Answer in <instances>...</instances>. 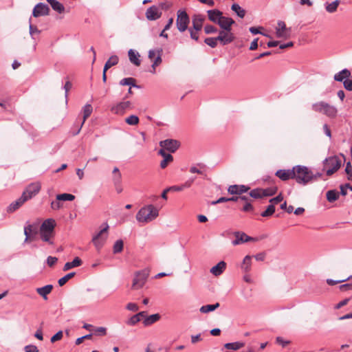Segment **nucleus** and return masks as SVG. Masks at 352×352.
Segmentation results:
<instances>
[{
  "label": "nucleus",
  "instance_id": "1",
  "mask_svg": "<svg viewBox=\"0 0 352 352\" xmlns=\"http://www.w3.org/2000/svg\"><path fill=\"white\" fill-rule=\"evenodd\" d=\"M159 216V210L152 204L141 208L136 214V220L141 223H148Z\"/></svg>",
  "mask_w": 352,
  "mask_h": 352
},
{
  "label": "nucleus",
  "instance_id": "20",
  "mask_svg": "<svg viewBox=\"0 0 352 352\" xmlns=\"http://www.w3.org/2000/svg\"><path fill=\"white\" fill-rule=\"evenodd\" d=\"M158 154L164 158L160 163V167L163 169L165 168L168 165V164L173 161V157L170 154L167 153L164 150H160L158 151Z\"/></svg>",
  "mask_w": 352,
  "mask_h": 352
},
{
  "label": "nucleus",
  "instance_id": "18",
  "mask_svg": "<svg viewBox=\"0 0 352 352\" xmlns=\"http://www.w3.org/2000/svg\"><path fill=\"white\" fill-rule=\"evenodd\" d=\"M275 175L283 181L294 179L293 168L292 170H278L276 172Z\"/></svg>",
  "mask_w": 352,
  "mask_h": 352
},
{
  "label": "nucleus",
  "instance_id": "34",
  "mask_svg": "<svg viewBox=\"0 0 352 352\" xmlns=\"http://www.w3.org/2000/svg\"><path fill=\"white\" fill-rule=\"evenodd\" d=\"M129 58L130 61L136 66L140 65V60L139 59L140 54L135 52L133 50H129L128 52Z\"/></svg>",
  "mask_w": 352,
  "mask_h": 352
},
{
  "label": "nucleus",
  "instance_id": "60",
  "mask_svg": "<svg viewBox=\"0 0 352 352\" xmlns=\"http://www.w3.org/2000/svg\"><path fill=\"white\" fill-rule=\"evenodd\" d=\"M29 23H30V25H29V29H30V34L33 36V34L34 33H38L39 31L37 29V28L36 26H34L32 24V19L30 18L29 19Z\"/></svg>",
  "mask_w": 352,
  "mask_h": 352
},
{
  "label": "nucleus",
  "instance_id": "39",
  "mask_svg": "<svg viewBox=\"0 0 352 352\" xmlns=\"http://www.w3.org/2000/svg\"><path fill=\"white\" fill-rule=\"evenodd\" d=\"M245 344L243 342H232V343H226L224 346L226 349L229 350H238L242 347H243Z\"/></svg>",
  "mask_w": 352,
  "mask_h": 352
},
{
  "label": "nucleus",
  "instance_id": "61",
  "mask_svg": "<svg viewBox=\"0 0 352 352\" xmlns=\"http://www.w3.org/2000/svg\"><path fill=\"white\" fill-rule=\"evenodd\" d=\"M58 258L54 256H48L47 258V263L50 267H53L57 262Z\"/></svg>",
  "mask_w": 352,
  "mask_h": 352
},
{
  "label": "nucleus",
  "instance_id": "42",
  "mask_svg": "<svg viewBox=\"0 0 352 352\" xmlns=\"http://www.w3.org/2000/svg\"><path fill=\"white\" fill-rule=\"evenodd\" d=\"M125 122L131 126L138 125L140 122V119L137 116L131 115L125 118Z\"/></svg>",
  "mask_w": 352,
  "mask_h": 352
},
{
  "label": "nucleus",
  "instance_id": "2",
  "mask_svg": "<svg viewBox=\"0 0 352 352\" xmlns=\"http://www.w3.org/2000/svg\"><path fill=\"white\" fill-rule=\"evenodd\" d=\"M294 179L300 184L305 185L316 177L306 166L298 165L293 167Z\"/></svg>",
  "mask_w": 352,
  "mask_h": 352
},
{
  "label": "nucleus",
  "instance_id": "52",
  "mask_svg": "<svg viewBox=\"0 0 352 352\" xmlns=\"http://www.w3.org/2000/svg\"><path fill=\"white\" fill-rule=\"evenodd\" d=\"M160 52H162V50H150L148 52V58L153 61Z\"/></svg>",
  "mask_w": 352,
  "mask_h": 352
},
{
  "label": "nucleus",
  "instance_id": "36",
  "mask_svg": "<svg viewBox=\"0 0 352 352\" xmlns=\"http://www.w3.org/2000/svg\"><path fill=\"white\" fill-rule=\"evenodd\" d=\"M160 319V315L159 314H155L146 317L143 321V323L145 326H149L156 322Z\"/></svg>",
  "mask_w": 352,
  "mask_h": 352
},
{
  "label": "nucleus",
  "instance_id": "38",
  "mask_svg": "<svg viewBox=\"0 0 352 352\" xmlns=\"http://www.w3.org/2000/svg\"><path fill=\"white\" fill-rule=\"evenodd\" d=\"M326 197L328 201L332 203L339 198V192L336 190H331L327 192Z\"/></svg>",
  "mask_w": 352,
  "mask_h": 352
},
{
  "label": "nucleus",
  "instance_id": "14",
  "mask_svg": "<svg viewBox=\"0 0 352 352\" xmlns=\"http://www.w3.org/2000/svg\"><path fill=\"white\" fill-rule=\"evenodd\" d=\"M131 103L130 101H123L113 106L111 111L115 114H123L126 109H131Z\"/></svg>",
  "mask_w": 352,
  "mask_h": 352
},
{
  "label": "nucleus",
  "instance_id": "54",
  "mask_svg": "<svg viewBox=\"0 0 352 352\" xmlns=\"http://www.w3.org/2000/svg\"><path fill=\"white\" fill-rule=\"evenodd\" d=\"M344 87L347 90H352V76L345 79L344 81Z\"/></svg>",
  "mask_w": 352,
  "mask_h": 352
},
{
  "label": "nucleus",
  "instance_id": "51",
  "mask_svg": "<svg viewBox=\"0 0 352 352\" xmlns=\"http://www.w3.org/2000/svg\"><path fill=\"white\" fill-rule=\"evenodd\" d=\"M345 172L347 175V179L350 181H352V165L349 162L346 163Z\"/></svg>",
  "mask_w": 352,
  "mask_h": 352
},
{
  "label": "nucleus",
  "instance_id": "32",
  "mask_svg": "<svg viewBox=\"0 0 352 352\" xmlns=\"http://www.w3.org/2000/svg\"><path fill=\"white\" fill-rule=\"evenodd\" d=\"M351 76V72L347 69H344L339 73L334 75V80L338 82H342Z\"/></svg>",
  "mask_w": 352,
  "mask_h": 352
},
{
  "label": "nucleus",
  "instance_id": "5",
  "mask_svg": "<svg viewBox=\"0 0 352 352\" xmlns=\"http://www.w3.org/2000/svg\"><path fill=\"white\" fill-rule=\"evenodd\" d=\"M312 109L314 111L323 113L329 118H335L338 113V110L334 106L325 102H319L314 104Z\"/></svg>",
  "mask_w": 352,
  "mask_h": 352
},
{
  "label": "nucleus",
  "instance_id": "58",
  "mask_svg": "<svg viewBox=\"0 0 352 352\" xmlns=\"http://www.w3.org/2000/svg\"><path fill=\"white\" fill-rule=\"evenodd\" d=\"M283 199V197L281 194L278 195L277 197L272 198L270 200V202L271 204H273L274 206L276 204H278V203L281 202Z\"/></svg>",
  "mask_w": 352,
  "mask_h": 352
},
{
  "label": "nucleus",
  "instance_id": "7",
  "mask_svg": "<svg viewBox=\"0 0 352 352\" xmlns=\"http://www.w3.org/2000/svg\"><path fill=\"white\" fill-rule=\"evenodd\" d=\"M190 19L186 11L179 10L177 12L176 25L179 32H184L187 30Z\"/></svg>",
  "mask_w": 352,
  "mask_h": 352
},
{
  "label": "nucleus",
  "instance_id": "37",
  "mask_svg": "<svg viewBox=\"0 0 352 352\" xmlns=\"http://www.w3.org/2000/svg\"><path fill=\"white\" fill-rule=\"evenodd\" d=\"M118 57L116 55L111 56L108 60L106 62L104 67V72H107L109 69H110L111 67L116 65L118 63Z\"/></svg>",
  "mask_w": 352,
  "mask_h": 352
},
{
  "label": "nucleus",
  "instance_id": "46",
  "mask_svg": "<svg viewBox=\"0 0 352 352\" xmlns=\"http://www.w3.org/2000/svg\"><path fill=\"white\" fill-rule=\"evenodd\" d=\"M56 199L58 201H73L75 199V196L72 194L63 193L58 195Z\"/></svg>",
  "mask_w": 352,
  "mask_h": 352
},
{
  "label": "nucleus",
  "instance_id": "31",
  "mask_svg": "<svg viewBox=\"0 0 352 352\" xmlns=\"http://www.w3.org/2000/svg\"><path fill=\"white\" fill-rule=\"evenodd\" d=\"M39 234H40L41 239L43 241L47 242L49 244H51V245H52L54 243L52 239H54V233L45 232V231H43V230H40Z\"/></svg>",
  "mask_w": 352,
  "mask_h": 352
},
{
  "label": "nucleus",
  "instance_id": "40",
  "mask_svg": "<svg viewBox=\"0 0 352 352\" xmlns=\"http://www.w3.org/2000/svg\"><path fill=\"white\" fill-rule=\"evenodd\" d=\"M232 10L236 13V14L241 17L243 18L245 15V10L242 8L239 4L234 3L231 7Z\"/></svg>",
  "mask_w": 352,
  "mask_h": 352
},
{
  "label": "nucleus",
  "instance_id": "50",
  "mask_svg": "<svg viewBox=\"0 0 352 352\" xmlns=\"http://www.w3.org/2000/svg\"><path fill=\"white\" fill-rule=\"evenodd\" d=\"M140 320L139 319L138 316L135 314L131 316L126 322V323L128 325L133 326L138 324Z\"/></svg>",
  "mask_w": 352,
  "mask_h": 352
},
{
  "label": "nucleus",
  "instance_id": "44",
  "mask_svg": "<svg viewBox=\"0 0 352 352\" xmlns=\"http://www.w3.org/2000/svg\"><path fill=\"white\" fill-rule=\"evenodd\" d=\"M124 243L122 240H118L115 242L113 248V251L114 254H118L121 252L123 250Z\"/></svg>",
  "mask_w": 352,
  "mask_h": 352
},
{
  "label": "nucleus",
  "instance_id": "8",
  "mask_svg": "<svg viewBox=\"0 0 352 352\" xmlns=\"http://www.w3.org/2000/svg\"><path fill=\"white\" fill-rule=\"evenodd\" d=\"M277 190L276 187L267 188L265 189L256 188L250 191V196L254 199L263 198L274 195Z\"/></svg>",
  "mask_w": 352,
  "mask_h": 352
},
{
  "label": "nucleus",
  "instance_id": "4",
  "mask_svg": "<svg viewBox=\"0 0 352 352\" xmlns=\"http://www.w3.org/2000/svg\"><path fill=\"white\" fill-rule=\"evenodd\" d=\"M342 166V161L338 156H331L327 158L323 162V169L326 170L328 176L337 172Z\"/></svg>",
  "mask_w": 352,
  "mask_h": 352
},
{
  "label": "nucleus",
  "instance_id": "30",
  "mask_svg": "<svg viewBox=\"0 0 352 352\" xmlns=\"http://www.w3.org/2000/svg\"><path fill=\"white\" fill-rule=\"evenodd\" d=\"M251 266L252 257L249 255H247L243 258V263L241 265V268L245 273H248L251 270Z\"/></svg>",
  "mask_w": 352,
  "mask_h": 352
},
{
  "label": "nucleus",
  "instance_id": "62",
  "mask_svg": "<svg viewBox=\"0 0 352 352\" xmlns=\"http://www.w3.org/2000/svg\"><path fill=\"white\" fill-rule=\"evenodd\" d=\"M259 29H263V28H262V27H259V28L251 27V28H250V32L252 34H263V35H265V36H268V35H267V34H265L262 33V32L259 30Z\"/></svg>",
  "mask_w": 352,
  "mask_h": 352
},
{
  "label": "nucleus",
  "instance_id": "3",
  "mask_svg": "<svg viewBox=\"0 0 352 352\" xmlns=\"http://www.w3.org/2000/svg\"><path fill=\"white\" fill-rule=\"evenodd\" d=\"M102 226V228L99 231V232L93 236L91 241L98 252L100 251L108 238V230L109 226L107 223H104Z\"/></svg>",
  "mask_w": 352,
  "mask_h": 352
},
{
  "label": "nucleus",
  "instance_id": "63",
  "mask_svg": "<svg viewBox=\"0 0 352 352\" xmlns=\"http://www.w3.org/2000/svg\"><path fill=\"white\" fill-rule=\"evenodd\" d=\"M25 352H39L38 348L34 345H28L25 347Z\"/></svg>",
  "mask_w": 352,
  "mask_h": 352
},
{
  "label": "nucleus",
  "instance_id": "13",
  "mask_svg": "<svg viewBox=\"0 0 352 352\" xmlns=\"http://www.w3.org/2000/svg\"><path fill=\"white\" fill-rule=\"evenodd\" d=\"M234 235L235 236V240L232 242L233 245H237L245 242L257 241L256 239L250 237L244 232H236L234 233Z\"/></svg>",
  "mask_w": 352,
  "mask_h": 352
},
{
  "label": "nucleus",
  "instance_id": "22",
  "mask_svg": "<svg viewBox=\"0 0 352 352\" xmlns=\"http://www.w3.org/2000/svg\"><path fill=\"white\" fill-rule=\"evenodd\" d=\"M234 23V21L229 17L222 16L218 25L225 30H231V26Z\"/></svg>",
  "mask_w": 352,
  "mask_h": 352
},
{
  "label": "nucleus",
  "instance_id": "12",
  "mask_svg": "<svg viewBox=\"0 0 352 352\" xmlns=\"http://www.w3.org/2000/svg\"><path fill=\"white\" fill-rule=\"evenodd\" d=\"M49 13L50 8L47 5L43 3H37L32 10V16L36 18L43 16H47Z\"/></svg>",
  "mask_w": 352,
  "mask_h": 352
},
{
  "label": "nucleus",
  "instance_id": "55",
  "mask_svg": "<svg viewBox=\"0 0 352 352\" xmlns=\"http://www.w3.org/2000/svg\"><path fill=\"white\" fill-rule=\"evenodd\" d=\"M204 42L211 47H215L217 45V43L216 42L215 39L214 38L210 37L206 38L204 41Z\"/></svg>",
  "mask_w": 352,
  "mask_h": 352
},
{
  "label": "nucleus",
  "instance_id": "28",
  "mask_svg": "<svg viewBox=\"0 0 352 352\" xmlns=\"http://www.w3.org/2000/svg\"><path fill=\"white\" fill-rule=\"evenodd\" d=\"M340 0H336L331 3L326 2L324 3V8H325L326 11L328 13L332 14V13L336 12L338 10V6H340Z\"/></svg>",
  "mask_w": 352,
  "mask_h": 352
},
{
  "label": "nucleus",
  "instance_id": "11",
  "mask_svg": "<svg viewBox=\"0 0 352 352\" xmlns=\"http://www.w3.org/2000/svg\"><path fill=\"white\" fill-rule=\"evenodd\" d=\"M41 190V184L38 182L30 184L27 186L25 190L23 191L21 197H24L26 201L31 199L38 193Z\"/></svg>",
  "mask_w": 352,
  "mask_h": 352
},
{
  "label": "nucleus",
  "instance_id": "59",
  "mask_svg": "<svg viewBox=\"0 0 352 352\" xmlns=\"http://www.w3.org/2000/svg\"><path fill=\"white\" fill-rule=\"evenodd\" d=\"M126 308L129 310V311H138L139 309V307L138 306L137 304L135 303H133V302H129L126 305Z\"/></svg>",
  "mask_w": 352,
  "mask_h": 352
},
{
  "label": "nucleus",
  "instance_id": "9",
  "mask_svg": "<svg viewBox=\"0 0 352 352\" xmlns=\"http://www.w3.org/2000/svg\"><path fill=\"white\" fill-rule=\"evenodd\" d=\"M160 150L167 151L170 153H175L180 146L179 141L173 139H167L160 142Z\"/></svg>",
  "mask_w": 352,
  "mask_h": 352
},
{
  "label": "nucleus",
  "instance_id": "33",
  "mask_svg": "<svg viewBox=\"0 0 352 352\" xmlns=\"http://www.w3.org/2000/svg\"><path fill=\"white\" fill-rule=\"evenodd\" d=\"M82 263V260L79 257H76L72 262H67L65 264L63 271H67L72 268L80 266Z\"/></svg>",
  "mask_w": 352,
  "mask_h": 352
},
{
  "label": "nucleus",
  "instance_id": "25",
  "mask_svg": "<svg viewBox=\"0 0 352 352\" xmlns=\"http://www.w3.org/2000/svg\"><path fill=\"white\" fill-rule=\"evenodd\" d=\"M52 289L53 286L52 285H47L44 287L36 288V291L44 300H47V296L52 292Z\"/></svg>",
  "mask_w": 352,
  "mask_h": 352
},
{
  "label": "nucleus",
  "instance_id": "17",
  "mask_svg": "<svg viewBox=\"0 0 352 352\" xmlns=\"http://www.w3.org/2000/svg\"><path fill=\"white\" fill-rule=\"evenodd\" d=\"M219 34L222 38V45H228L234 39V36L231 32V30H222L219 32Z\"/></svg>",
  "mask_w": 352,
  "mask_h": 352
},
{
  "label": "nucleus",
  "instance_id": "53",
  "mask_svg": "<svg viewBox=\"0 0 352 352\" xmlns=\"http://www.w3.org/2000/svg\"><path fill=\"white\" fill-rule=\"evenodd\" d=\"M200 30H196L194 28H190L189 32L192 39L197 41L199 40V32Z\"/></svg>",
  "mask_w": 352,
  "mask_h": 352
},
{
  "label": "nucleus",
  "instance_id": "49",
  "mask_svg": "<svg viewBox=\"0 0 352 352\" xmlns=\"http://www.w3.org/2000/svg\"><path fill=\"white\" fill-rule=\"evenodd\" d=\"M135 79L133 78H125L120 80V85L124 86V85H130L132 87L135 86Z\"/></svg>",
  "mask_w": 352,
  "mask_h": 352
},
{
  "label": "nucleus",
  "instance_id": "16",
  "mask_svg": "<svg viewBox=\"0 0 352 352\" xmlns=\"http://www.w3.org/2000/svg\"><path fill=\"white\" fill-rule=\"evenodd\" d=\"M162 15V12L160 11L159 8L153 6L147 9L146 12V16L147 19L153 21L159 19Z\"/></svg>",
  "mask_w": 352,
  "mask_h": 352
},
{
  "label": "nucleus",
  "instance_id": "10",
  "mask_svg": "<svg viewBox=\"0 0 352 352\" xmlns=\"http://www.w3.org/2000/svg\"><path fill=\"white\" fill-rule=\"evenodd\" d=\"M276 36L280 38L287 39L291 36V28H287L285 23L280 21L276 28Z\"/></svg>",
  "mask_w": 352,
  "mask_h": 352
},
{
  "label": "nucleus",
  "instance_id": "6",
  "mask_svg": "<svg viewBox=\"0 0 352 352\" xmlns=\"http://www.w3.org/2000/svg\"><path fill=\"white\" fill-rule=\"evenodd\" d=\"M148 275L149 270L148 269H144L141 271L136 272L133 280L131 289L138 290L143 287L146 282Z\"/></svg>",
  "mask_w": 352,
  "mask_h": 352
},
{
  "label": "nucleus",
  "instance_id": "29",
  "mask_svg": "<svg viewBox=\"0 0 352 352\" xmlns=\"http://www.w3.org/2000/svg\"><path fill=\"white\" fill-rule=\"evenodd\" d=\"M204 18L200 14L194 15L192 18V28L201 30L203 26Z\"/></svg>",
  "mask_w": 352,
  "mask_h": 352
},
{
  "label": "nucleus",
  "instance_id": "43",
  "mask_svg": "<svg viewBox=\"0 0 352 352\" xmlns=\"http://www.w3.org/2000/svg\"><path fill=\"white\" fill-rule=\"evenodd\" d=\"M113 180L115 184H118L120 182L122 175L118 169V168L115 167L113 170Z\"/></svg>",
  "mask_w": 352,
  "mask_h": 352
},
{
  "label": "nucleus",
  "instance_id": "64",
  "mask_svg": "<svg viewBox=\"0 0 352 352\" xmlns=\"http://www.w3.org/2000/svg\"><path fill=\"white\" fill-rule=\"evenodd\" d=\"M349 300H350L349 298H346V299H344V300H343L340 301L339 303H338V304L336 305L335 308H336V309H340L341 307H344V306L348 304V302H349Z\"/></svg>",
  "mask_w": 352,
  "mask_h": 352
},
{
  "label": "nucleus",
  "instance_id": "47",
  "mask_svg": "<svg viewBox=\"0 0 352 352\" xmlns=\"http://www.w3.org/2000/svg\"><path fill=\"white\" fill-rule=\"evenodd\" d=\"M275 212V206L273 204H270L267 206V209L263 211L261 215L263 217H268L272 216Z\"/></svg>",
  "mask_w": 352,
  "mask_h": 352
},
{
  "label": "nucleus",
  "instance_id": "35",
  "mask_svg": "<svg viewBox=\"0 0 352 352\" xmlns=\"http://www.w3.org/2000/svg\"><path fill=\"white\" fill-rule=\"evenodd\" d=\"M50 4L52 9L58 13H63L65 11V8L60 2L56 0H47Z\"/></svg>",
  "mask_w": 352,
  "mask_h": 352
},
{
  "label": "nucleus",
  "instance_id": "26",
  "mask_svg": "<svg viewBox=\"0 0 352 352\" xmlns=\"http://www.w3.org/2000/svg\"><path fill=\"white\" fill-rule=\"evenodd\" d=\"M82 111H83V120H82V124L80 125V127L78 129V130L76 131V133L74 135L79 133L85 120L91 116V114L93 111V107L91 104H87L83 107Z\"/></svg>",
  "mask_w": 352,
  "mask_h": 352
},
{
  "label": "nucleus",
  "instance_id": "45",
  "mask_svg": "<svg viewBox=\"0 0 352 352\" xmlns=\"http://www.w3.org/2000/svg\"><path fill=\"white\" fill-rule=\"evenodd\" d=\"M75 274H76L75 272H70V273L66 274L65 276L60 278L58 282L59 286H60V287L63 286L65 284H66V283L69 280L75 276Z\"/></svg>",
  "mask_w": 352,
  "mask_h": 352
},
{
  "label": "nucleus",
  "instance_id": "23",
  "mask_svg": "<svg viewBox=\"0 0 352 352\" xmlns=\"http://www.w3.org/2000/svg\"><path fill=\"white\" fill-rule=\"evenodd\" d=\"M207 13L209 20L217 24L223 16V13L219 10H208Z\"/></svg>",
  "mask_w": 352,
  "mask_h": 352
},
{
  "label": "nucleus",
  "instance_id": "41",
  "mask_svg": "<svg viewBox=\"0 0 352 352\" xmlns=\"http://www.w3.org/2000/svg\"><path fill=\"white\" fill-rule=\"evenodd\" d=\"M219 303L217 302L214 305H204L200 308V311L201 313H208L212 311H214L216 309H217L219 307Z\"/></svg>",
  "mask_w": 352,
  "mask_h": 352
},
{
  "label": "nucleus",
  "instance_id": "24",
  "mask_svg": "<svg viewBox=\"0 0 352 352\" xmlns=\"http://www.w3.org/2000/svg\"><path fill=\"white\" fill-rule=\"evenodd\" d=\"M25 201L26 199L25 196L21 197L17 200L10 204V206L8 207L7 211L8 212H13L14 211L19 208Z\"/></svg>",
  "mask_w": 352,
  "mask_h": 352
},
{
  "label": "nucleus",
  "instance_id": "27",
  "mask_svg": "<svg viewBox=\"0 0 352 352\" xmlns=\"http://www.w3.org/2000/svg\"><path fill=\"white\" fill-rule=\"evenodd\" d=\"M226 267V263L224 261H220L210 269V272L214 276H219L223 273Z\"/></svg>",
  "mask_w": 352,
  "mask_h": 352
},
{
  "label": "nucleus",
  "instance_id": "56",
  "mask_svg": "<svg viewBox=\"0 0 352 352\" xmlns=\"http://www.w3.org/2000/svg\"><path fill=\"white\" fill-rule=\"evenodd\" d=\"M63 331H58L55 335H54L50 341L54 343L56 341L60 340L63 338Z\"/></svg>",
  "mask_w": 352,
  "mask_h": 352
},
{
  "label": "nucleus",
  "instance_id": "15",
  "mask_svg": "<svg viewBox=\"0 0 352 352\" xmlns=\"http://www.w3.org/2000/svg\"><path fill=\"white\" fill-rule=\"evenodd\" d=\"M37 227L34 225L28 224L24 228V234L25 235V242H29L34 240L37 234Z\"/></svg>",
  "mask_w": 352,
  "mask_h": 352
},
{
  "label": "nucleus",
  "instance_id": "48",
  "mask_svg": "<svg viewBox=\"0 0 352 352\" xmlns=\"http://www.w3.org/2000/svg\"><path fill=\"white\" fill-rule=\"evenodd\" d=\"M153 61V63L151 66L152 70L151 71V72H152L153 74H155L156 67H157L158 65H160L162 63V52H160L157 54V56H156V58Z\"/></svg>",
  "mask_w": 352,
  "mask_h": 352
},
{
  "label": "nucleus",
  "instance_id": "19",
  "mask_svg": "<svg viewBox=\"0 0 352 352\" xmlns=\"http://www.w3.org/2000/svg\"><path fill=\"white\" fill-rule=\"evenodd\" d=\"M55 226V221L52 219H48L43 222L40 227V230L45 232L54 233Z\"/></svg>",
  "mask_w": 352,
  "mask_h": 352
},
{
  "label": "nucleus",
  "instance_id": "57",
  "mask_svg": "<svg viewBox=\"0 0 352 352\" xmlns=\"http://www.w3.org/2000/svg\"><path fill=\"white\" fill-rule=\"evenodd\" d=\"M204 31L206 34H212L217 32V29L211 25H206L204 28Z\"/></svg>",
  "mask_w": 352,
  "mask_h": 352
},
{
  "label": "nucleus",
  "instance_id": "21",
  "mask_svg": "<svg viewBox=\"0 0 352 352\" xmlns=\"http://www.w3.org/2000/svg\"><path fill=\"white\" fill-rule=\"evenodd\" d=\"M249 190V188L244 185H232L228 188V192L231 195H241Z\"/></svg>",
  "mask_w": 352,
  "mask_h": 352
}]
</instances>
